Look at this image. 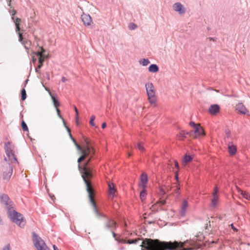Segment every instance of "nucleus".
I'll return each mask as SVG.
<instances>
[{
    "label": "nucleus",
    "instance_id": "f257e3e1",
    "mask_svg": "<svg viewBox=\"0 0 250 250\" xmlns=\"http://www.w3.org/2000/svg\"><path fill=\"white\" fill-rule=\"evenodd\" d=\"M141 250H177L179 247L177 241H161L159 239L145 238L142 244Z\"/></svg>",
    "mask_w": 250,
    "mask_h": 250
},
{
    "label": "nucleus",
    "instance_id": "f03ea898",
    "mask_svg": "<svg viewBox=\"0 0 250 250\" xmlns=\"http://www.w3.org/2000/svg\"><path fill=\"white\" fill-rule=\"evenodd\" d=\"M78 168L80 172L82 173V177L83 180L84 184L86 186V191L88 194V198L90 204L93 207V211H94L97 214H99L96 204L93 197V193L91 189L90 184L87 179L88 178L90 179L93 177V172H90L89 170H86V169L85 168H83L80 164L78 165Z\"/></svg>",
    "mask_w": 250,
    "mask_h": 250
},
{
    "label": "nucleus",
    "instance_id": "7ed1b4c3",
    "mask_svg": "<svg viewBox=\"0 0 250 250\" xmlns=\"http://www.w3.org/2000/svg\"><path fill=\"white\" fill-rule=\"evenodd\" d=\"M8 217L11 221L16 224L20 228H23L26 224V221L23 215L16 210L12 209H8L7 211Z\"/></svg>",
    "mask_w": 250,
    "mask_h": 250
},
{
    "label": "nucleus",
    "instance_id": "20e7f679",
    "mask_svg": "<svg viewBox=\"0 0 250 250\" xmlns=\"http://www.w3.org/2000/svg\"><path fill=\"white\" fill-rule=\"evenodd\" d=\"M32 241L38 250H50L44 241L34 231L32 232Z\"/></svg>",
    "mask_w": 250,
    "mask_h": 250
},
{
    "label": "nucleus",
    "instance_id": "39448f33",
    "mask_svg": "<svg viewBox=\"0 0 250 250\" xmlns=\"http://www.w3.org/2000/svg\"><path fill=\"white\" fill-rule=\"evenodd\" d=\"M146 88L148 96L149 102L151 104H155L156 103L155 92L153 84L152 83H148L146 84Z\"/></svg>",
    "mask_w": 250,
    "mask_h": 250
},
{
    "label": "nucleus",
    "instance_id": "423d86ee",
    "mask_svg": "<svg viewBox=\"0 0 250 250\" xmlns=\"http://www.w3.org/2000/svg\"><path fill=\"white\" fill-rule=\"evenodd\" d=\"M83 140L85 143L84 147V151L91 155H95L96 153L95 149L93 146V142L88 138L83 137Z\"/></svg>",
    "mask_w": 250,
    "mask_h": 250
},
{
    "label": "nucleus",
    "instance_id": "0eeeda50",
    "mask_svg": "<svg viewBox=\"0 0 250 250\" xmlns=\"http://www.w3.org/2000/svg\"><path fill=\"white\" fill-rule=\"evenodd\" d=\"M0 199L1 203L5 205L7 211L9 208L10 209L14 208V203L7 194L0 195Z\"/></svg>",
    "mask_w": 250,
    "mask_h": 250
},
{
    "label": "nucleus",
    "instance_id": "6e6552de",
    "mask_svg": "<svg viewBox=\"0 0 250 250\" xmlns=\"http://www.w3.org/2000/svg\"><path fill=\"white\" fill-rule=\"evenodd\" d=\"M13 173V167L8 163L6 166V170L3 172V179L4 180L9 181Z\"/></svg>",
    "mask_w": 250,
    "mask_h": 250
},
{
    "label": "nucleus",
    "instance_id": "1a4fd4ad",
    "mask_svg": "<svg viewBox=\"0 0 250 250\" xmlns=\"http://www.w3.org/2000/svg\"><path fill=\"white\" fill-rule=\"evenodd\" d=\"M193 138L196 139L201 136H205L206 135L205 131L202 126L199 125L197 127L194 128Z\"/></svg>",
    "mask_w": 250,
    "mask_h": 250
},
{
    "label": "nucleus",
    "instance_id": "9d476101",
    "mask_svg": "<svg viewBox=\"0 0 250 250\" xmlns=\"http://www.w3.org/2000/svg\"><path fill=\"white\" fill-rule=\"evenodd\" d=\"M97 210L98 211L99 214H97V213H96V212L94 211L95 215H96V216L97 217L100 218V217H103L106 218L107 220V221L105 223V229L111 228V219L108 218L106 215H105V214H103V213H102L101 212H100L98 208H97Z\"/></svg>",
    "mask_w": 250,
    "mask_h": 250
},
{
    "label": "nucleus",
    "instance_id": "9b49d317",
    "mask_svg": "<svg viewBox=\"0 0 250 250\" xmlns=\"http://www.w3.org/2000/svg\"><path fill=\"white\" fill-rule=\"evenodd\" d=\"M148 182V176L146 172H143L140 176V183L139 187L141 188H146V184Z\"/></svg>",
    "mask_w": 250,
    "mask_h": 250
},
{
    "label": "nucleus",
    "instance_id": "f8f14e48",
    "mask_svg": "<svg viewBox=\"0 0 250 250\" xmlns=\"http://www.w3.org/2000/svg\"><path fill=\"white\" fill-rule=\"evenodd\" d=\"M173 9L178 12L180 14H183L185 13V8L184 6L180 2H176L173 5Z\"/></svg>",
    "mask_w": 250,
    "mask_h": 250
},
{
    "label": "nucleus",
    "instance_id": "ddd939ff",
    "mask_svg": "<svg viewBox=\"0 0 250 250\" xmlns=\"http://www.w3.org/2000/svg\"><path fill=\"white\" fill-rule=\"evenodd\" d=\"M220 110V106L217 104H211L209 108H208V112L211 115H216L217 113H218Z\"/></svg>",
    "mask_w": 250,
    "mask_h": 250
},
{
    "label": "nucleus",
    "instance_id": "4468645a",
    "mask_svg": "<svg viewBox=\"0 0 250 250\" xmlns=\"http://www.w3.org/2000/svg\"><path fill=\"white\" fill-rule=\"evenodd\" d=\"M228 152L230 156H234L237 152V147L232 142L228 143Z\"/></svg>",
    "mask_w": 250,
    "mask_h": 250
},
{
    "label": "nucleus",
    "instance_id": "2eb2a0df",
    "mask_svg": "<svg viewBox=\"0 0 250 250\" xmlns=\"http://www.w3.org/2000/svg\"><path fill=\"white\" fill-rule=\"evenodd\" d=\"M82 20L85 26H89L92 22V18L89 14H83L81 16Z\"/></svg>",
    "mask_w": 250,
    "mask_h": 250
},
{
    "label": "nucleus",
    "instance_id": "dca6fc26",
    "mask_svg": "<svg viewBox=\"0 0 250 250\" xmlns=\"http://www.w3.org/2000/svg\"><path fill=\"white\" fill-rule=\"evenodd\" d=\"M12 19L15 24L16 32L24 31V30L21 28V19L19 18H15L14 17H12Z\"/></svg>",
    "mask_w": 250,
    "mask_h": 250
},
{
    "label": "nucleus",
    "instance_id": "f3484780",
    "mask_svg": "<svg viewBox=\"0 0 250 250\" xmlns=\"http://www.w3.org/2000/svg\"><path fill=\"white\" fill-rule=\"evenodd\" d=\"M116 190L115 188L114 185L109 184H108V196L111 199H113L115 196V193Z\"/></svg>",
    "mask_w": 250,
    "mask_h": 250
},
{
    "label": "nucleus",
    "instance_id": "a211bd4d",
    "mask_svg": "<svg viewBox=\"0 0 250 250\" xmlns=\"http://www.w3.org/2000/svg\"><path fill=\"white\" fill-rule=\"evenodd\" d=\"M11 143L7 142L4 144V149L7 156L10 159L11 154L13 153L12 149L10 147Z\"/></svg>",
    "mask_w": 250,
    "mask_h": 250
},
{
    "label": "nucleus",
    "instance_id": "6ab92c4d",
    "mask_svg": "<svg viewBox=\"0 0 250 250\" xmlns=\"http://www.w3.org/2000/svg\"><path fill=\"white\" fill-rule=\"evenodd\" d=\"M193 159V156L192 155H190L187 153L183 157L182 162L184 165H187L191 162Z\"/></svg>",
    "mask_w": 250,
    "mask_h": 250
},
{
    "label": "nucleus",
    "instance_id": "aec40b11",
    "mask_svg": "<svg viewBox=\"0 0 250 250\" xmlns=\"http://www.w3.org/2000/svg\"><path fill=\"white\" fill-rule=\"evenodd\" d=\"M18 33L19 41L22 44H25V43H29L31 45V42L30 40H24L23 38L22 33L20 32H17Z\"/></svg>",
    "mask_w": 250,
    "mask_h": 250
},
{
    "label": "nucleus",
    "instance_id": "412c9836",
    "mask_svg": "<svg viewBox=\"0 0 250 250\" xmlns=\"http://www.w3.org/2000/svg\"><path fill=\"white\" fill-rule=\"evenodd\" d=\"M79 153L81 154V155L77 160V162L78 163V165L80 164V162L82 161L85 160L87 157H88V156L89 155H90V154H88V153H87L85 151L82 152L81 153Z\"/></svg>",
    "mask_w": 250,
    "mask_h": 250
},
{
    "label": "nucleus",
    "instance_id": "4be33fe9",
    "mask_svg": "<svg viewBox=\"0 0 250 250\" xmlns=\"http://www.w3.org/2000/svg\"><path fill=\"white\" fill-rule=\"evenodd\" d=\"M236 110L242 114L246 113L247 109L242 104H239L236 105Z\"/></svg>",
    "mask_w": 250,
    "mask_h": 250
},
{
    "label": "nucleus",
    "instance_id": "5701e85b",
    "mask_svg": "<svg viewBox=\"0 0 250 250\" xmlns=\"http://www.w3.org/2000/svg\"><path fill=\"white\" fill-rule=\"evenodd\" d=\"M188 206V202L187 200H184L182 203V208L181 210V215L184 216L186 208Z\"/></svg>",
    "mask_w": 250,
    "mask_h": 250
},
{
    "label": "nucleus",
    "instance_id": "b1692460",
    "mask_svg": "<svg viewBox=\"0 0 250 250\" xmlns=\"http://www.w3.org/2000/svg\"><path fill=\"white\" fill-rule=\"evenodd\" d=\"M148 71L152 73H156L159 71V67L156 64H152L148 67Z\"/></svg>",
    "mask_w": 250,
    "mask_h": 250
},
{
    "label": "nucleus",
    "instance_id": "393cba45",
    "mask_svg": "<svg viewBox=\"0 0 250 250\" xmlns=\"http://www.w3.org/2000/svg\"><path fill=\"white\" fill-rule=\"evenodd\" d=\"M218 195H216V193L212 194V199H211V206L213 207H215L217 204V202L218 200Z\"/></svg>",
    "mask_w": 250,
    "mask_h": 250
},
{
    "label": "nucleus",
    "instance_id": "a878e982",
    "mask_svg": "<svg viewBox=\"0 0 250 250\" xmlns=\"http://www.w3.org/2000/svg\"><path fill=\"white\" fill-rule=\"evenodd\" d=\"M51 97L55 107L56 109L58 108V107L60 105V102L55 96L51 95Z\"/></svg>",
    "mask_w": 250,
    "mask_h": 250
},
{
    "label": "nucleus",
    "instance_id": "bb28decb",
    "mask_svg": "<svg viewBox=\"0 0 250 250\" xmlns=\"http://www.w3.org/2000/svg\"><path fill=\"white\" fill-rule=\"evenodd\" d=\"M142 189L140 192V198L141 200H144L145 199L146 196V188H142Z\"/></svg>",
    "mask_w": 250,
    "mask_h": 250
},
{
    "label": "nucleus",
    "instance_id": "cd10ccee",
    "mask_svg": "<svg viewBox=\"0 0 250 250\" xmlns=\"http://www.w3.org/2000/svg\"><path fill=\"white\" fill-rule=\"evenodd\" d=\"M44 58H39L38 59V66L36 68L35 70L36 72H38L39 69L43 66V62H44Z\"/></svg>",
    "mask_w": 250,
    "mask_h": 250
},
{
    "label": "nucleus",
    "instance_id": "c85d7f7f",
    "mask_svg": "<svg viewBox=\"0 0 250 250\" xmlns=\"http://www.w3.org/2000/svg\"><path fill=\"white\" fill-rule=\"evenodd\" d=\"M21 100L22 101H24L27 98V94L26 92V90L24 88H23L21 91Z\"/></svg>",
    "mask_w": 250,
    "mask_h": 250
},
{
    "label": "nucleus",
    "instance_id": "c756f323",
    "mask_svg": "<svg viewBox=\"0 0 250 250\" xmlns=\"http://www.w3.org/2000/svg\"><path fill=\"white\" fill-rule=\"evenodd\" d=\"M173 191L176 194V197H178L180 194V188L179 186V184L176 185L175 187H173Z\"/></svg>",
    "mask_w": 250,
    "mask_h": 250
},
{
    "label": "nucleus",
    "instance_id": "7c9ffc66",
    "mask_svg": "<svg viewBox=\"0 0 250 250\" xmlns=\"http://www.w3.org/2000/svg\"><path fill=\"white\" fill-rule=\"evenodd\" d=\"M139 62L143 66H146L150 63V61L147 59H142Z\"/></svg>",
    "mask_w": 250,
    "mask_h": 250
},
{
    "label": "nucleus",
    "instance_id": "2f4dec72",
    "mask_svg": "<svg viewBox=\"0 0 250 250\" xmlns=\"http://www.w3.org/2000/svg\"><path fill=\"white\" fill-rule=\"evenodd\" d=\"M21 126L22 130L24 131H27V132L29 131L28 126L26 125V123L23 120L21 122Z\"/></svg>",
    "mask_w": 250,
    "mask_h": 250
},
{
    "label": "nucleus",
    "instance_id": "473e14b6",
    "mask_svg": "<svg viewBox=\"0 0 250 250\" xmlns=\"http://www.w3.org/2000/svg\"><path fill=\"white\" fill-rule=\"evenodd\" d=\"M95 155H89L88 156V159L84 163V167L85 166H90V162L91 161L92 159L93 158Z\"/></svg>",
    "mask_w": 250,
    "mask_h": 250
},
{
    "label": "nucleus",
    "instance_id": "72a5a7b5",
    "mask_svg": "<svg viewBox=\"0 0 250 250\" xmlns=\"http://www.w3.org/2000/svg\"><path fill=\"white\" fill-rule=\"evenodd\" d=\"M178 135L181 140H184L185 138H187V136H185V132L183 130L181 131Z\"/></svg>",
    "mask_w": 250,
    "mask_h": 250
},
{
    "label": "nucleus",
    "instance_id": "f704fd0d",
    "mask_svg": "<svg viewBox=\"0 0 250 250\" xmlns=\"http://www.w3.org/2000/svg\"><path fill=\"white\" fill-rule=\"evenodd\" d=\"M95 119V116L93 115H92L89 121V124L92 126H95V124L94 123V120Z\"/></svg>",
    "mask_w": 250,
    "mask_h": 250
},
{
    "label": "nucleus",
    "instance_id": "c9c22d12",
    "mask_svg": "<svg viewBox=\"0 0 250 250\" xmlns=\"http://www.w3.org/2000/svg\"><path fill=\"white\" fill-rule=\"evenodd\" d=\"M33 54L36 55L39 58H44L42 54V53L40 51H38L36 52H33Z\"/></svg>",
    "mask_w": 250,
    "mask_h": 250
},
{
    "label": "nucleus",
    "instance_id": "e433bc0d",
    "mask_svg": "<svg viewBox=\"0 0 250 250\" xmlns=\"http://www.w3.org/2000/svg\"><path fill=\"white\" fill-rule=\"evenodd\" d=\"M78 150L79 151V153L84 151V150H83L80 146L77 143V141L73 143Z\"/></svg>",
    "mask_w": 250,
    "mask_h": 250
},
{
    "label": "nucleus",
    "instance_id": "4c0bfd02",
    "mask_svg": "<svg viewBox=\"0 0 250 250\" xmlns=\"http://www.w3.org/2000/svg\"><path fill=\"white\" fill-rule=\"evenodd\" d=\"M185 132V136H189L190 137H192L193 138V132L192 131H187L186 130H183Z\"/></svg>",
    "mask_w": 250,
    "mask_h": 250
},
{
    "label": "nucleus",
    "instance_id": "58836bf2",
    "mask_svg": "<svg viewBox=\"0 0 250 250\" xmlns=\"http://www.w3.org/2000/svg\"><path fill=\"white\" fill-rule=\"evenodd\" d=\"M137 27L136 24L132 22L130 23L128 26V28L130 30H135Z\"/></svg>",
    "mask_w": 250,
    "mask_h": 250
},
{
    "label": "nucleus",
    "instance_id": "ea45409f",
    "mask_svg": "<svg viewBox=\"0 0 250 250\" xmlns=\"http://www.w3.org/2000/svg\"><path fill=\"white\" fill-rule=\"evenodd\" d=\"M39 48L41 50V52L42 53V55L43 56V57H44V59L45 58H47V56H46L44 53H45L46 52V50L42 46H39Z\"/></svg>",
    "mask_w": 250,
    "mask_h": 250
},
{
    "label": "nucleus",
    "instance_id": "a19ab883",
    "mask_svg": "<svg viewBox=\"0 0 250 250\" xmlns=\"http://www.w3.org/2000/svg\"><path fill=\"white\" fill-rule=\"evenodd\" d=\"M67 132L69 134V137L71 139V140L72 141V142L73 143H74L75 142H76V140L74 139V138L72 136L71 133V131H70V129L69 128H67Z\"/></svg>",
    "mask_w": 250,
    "mask_h": 250
},
{
    "label": "nucleus",
    "instance_id": "79ce46f5",
    "mask_svg": "<svg viewBox=\"0 0 250 250\" xmlns=\"http://www.w3.org/2000/svg\"><path fill=\"white\" fill-rule=\"evenodd\" d=\"M137 147L141 151H143L145 149L144 146H143L141 143H138L137 145Z\"/></svg>",
    "mask_w": 250,
    "mask_h": 250
},
{
    "label": "nucleus",
    "instance_id": "37998d69",
    "mask_svg": "<svg viewBox=\"0 0 250 250\" xmlns=\"http://www.w3.org/2000/svg\"><path fill=\"white\" fill-rule=\"evenodd\" d=\"M111 228H113L114 229H116V227H117V224L116 222V221L111 219Z\"/></svg>",
    "mask_w": 250,
    "mask_h": 250
},
{
    "label": "nucleus",
    "instance_id": "c03bdc74",
    "mask_svg": "<svg viewBox=\"0 0 250 250\" xmlns=\"http://www.w3.org/2000/svg\"><path fill=\"white\" fill-rule=\"evenodd\" d=\"M11 156L12 157V159L13 160V162L18 163L17 158H16V156L14 152L11 154Z\"/></svg>",
    "mask_w": 250,
    "mask_h": 250
},
{
    "label": "nucleus",
    "instance_id": "a18cd8bd",
    "mask_svg": "<svg viewBox=\"0 0 250 250\" xmlns=\"http://www.w3.org/2000/svg\"><path fill=\"white\" fill-rule=\"evenodd\" d=\"M189 125L194 128L195 127H197L199 125L196 124L194 122L191 121L189 123Z\"/></svg>",
    "mask_w": 250,
    "mask_h": 250
},
{
    "label": "nucleus",
    "instance_id": "49530a36",
    "mask_svg": "<svg viewBox=\"0 0 250 250\" xmlns=\"http://www.w3.org/2000/svg\"><path fill=\"white\" fill-rule=\"evenodd\" d=\"M225 133H226V137L227 138H229L230 136V133H231L230 130L228 128L226 129Z\"/></svg>",
    "mask_w": 250,
    "mask_h": 250
},
{
    "label": "nucleus",
    "instance_id": "de8ad7c7",
    "mask_svg": "<svg viewBox=\"0 0 250 250\" xmlns=\"http://www.w3.org/2000/svg\"><path fill=\"white\" fill-rule=\"evenodd\" d=\"M130 241L128 242L129 244H137L139 239H131L129 240Z\"/></svg>",
    "mask_w": 250,
    "mask_h": 250
},
{
    "label": "nucleus",
    "instance_id": "09e8293b",
    "mask_svg": "<svg viewBox=\"0 0 250 250\" xmlns=\"http://www.w3.org/2000/svg\"><path fill=\"white\" fill-rule=\"evenodd\" d=\"M56 111H57V115H58V116H59V117L60 119H61L62 120V119H63V117H62V115H61V114L60 109H59V108H56Z\"/></svg>",
    "mask_w": 250,
    "mask_h": 250
},
{
    "label": "nucleus",
    "instance_id": "8fccbe9b",
    "mask_svg": "<svg viewBox=\"0 0 250 250\" xmlns=\"http://www.w3.org/2000/svg\"><path fill=\"white\" fill-rule=\"evenodd\" d=\"M158 203L161 205H165L166 203V201L165 200L161 199L158 201Z\"/></svg>",
    "mask_w": 250,
    "mask_h": 250
},
{
    "label": "nucleus",
    "instance_id": "3c124183",
    "mask_svg": "<svg viewBox=\"0 0 250 250\" xmlns=\"http://www.w3.org/2000/svg\"><path fill=\"white\" fill-rule=\"evenodd\" d=\"M83 168H85V169H86V170H89L90 172H93V169L90 166L87 167L85 166Z\"/></svg>",
    "mask_w": 250,
    "mask_h": 250
},
{
    "label": "nucleus",
    "instance_id": "603ef678",
    "mask_svg": "<svg viewBox=\"0 0 250 250\" xmlns=\"http://www.w3.org/2000/svg\"><path fill=\"white\" fill-rule=\"evenodd\" d=\"M3 250H10V244H7L6 246H5L3 248Z\"/></svg>",
    "mask_w": 250,
    "mask_h": 250
},
{
    "label": "nucleus",
    "instance_id": "864d4df0",
    "mask_svg": "<svg viewBox=\"0 0 250 250\" xmlns=\"http://www.w3.org/2000/svg\"><path fill=\"white\" fill-rule=\"evenodd\" d=\"M218 192H219V190H218V188L217 187H215L214 188V191H213V192L212 194H215L216 193V195H218Z\"/></svg>",
    "mask_w": 250,
    "mask_h": 250
},
{
    "label": "nucleus",
    "instance_id": "5fc2aeb1",
    "mask_svg": "<svg viewBox=\"0 0 250 250\" xmlns=\"http://www.w3.org/2000/svg\"><path fill=\"white\" fill-rule=\"evenodd\" d=\"M174 167L177 169H179V166L178 163V162L177 161H174Z\"/></svg>",
    "mask_w": 250,
    "mask_h": 250
},
{
    "label": "nucleus",
    "instance_id": "6e6d98bb",
    "mask_svg": "<svg viewBox=\"0 0 250 250\" xmlns=\"http://www.w3.org/2000/svg\"><path fill=\"white\" fill-rule=\"evenodd\" d=\"M174 177H175V180H176L177 182L178 183L179 182V177H178V173H175Z\"/></svg>",
    "mask_w": 250,
    "mask_h": 250
},
{
    "label": "nucleus",
    "instance_id": "4d7b16f0",
    "mask_svg": "<svg viewBox=\"0 0 250 250\" xmlns=\"http://www.w3.org/2000/svg\"><path fill=\"white\" fill-rule=\"evenodd\" d=\"M62 121L63 122L64 126L66 128V130H67V128H69L67 126L66 124L64 119H62Z\"/></svg>",
    "mask_w": 250,
    "mask_h": 250
},
{
    "label": "nucleus",
    "instance_id": "13d9d810",
    "mask_svg": "<svg viewBox=\"0 0 250 250\" xmlns=\"http://www.w3.org/2000/svg\"><path fill=\"white\" fill-rule=\"evenodd\" d=\"M208 39L210 41H212L214 42V41H216L217 38H216L209 37V38H208Z\"/></svg>",
    "mask_w": 250,
    "mask_h": 250
},
{
    "label": "nucleus",
    "instance_id": "bf43d9fd",
    "mask_svg": "<svg viewBox=\"0 0 250 250\" xmlns=\"http://www.w3.org/2000/svg\"><path fill=\"white\" fill-rule=\"evenodd\" d=\"M231 229L235 231H237V229L234 226L233 224H232L231 225Z\"/></svg>",
    "mask_w": 250,
    "mask_h": 250
},
{
    "label": "nucleus",
    "instance_id": "052dcab7",
    "mask_svg": "<svg viewBox=\"0 0 250 250\" xmlns=\"http://www.w3.org/2000/svg\"><path fill=\"white\" fill-rule=\"evenodd\" d=\"M106 127V123L104 122V123H102V128L104 129Z\"/></svg>",
    "mask_w": 250,
    "mask_h": 250
},
{
    "label": "nucleus",
    "instance_id": "680f3d73",
    "mask_svg": "<svg viewBox=\"0 0 250 250\" xmlns=\"http://www.w3.org/2000/svg\"><path fill=\"white\" fill-rule=\"evenodd\" d=\"M111 232L112 234L113 237L116 238V234L114 232V230H111ZM116 239H115L116 240Z\"/></svg>",
    "mask_w": 250,
    "mask_h": 250
},
{
    "label": "nucleus",
    "instance_id": "e2e57ef3",
    "mask_svg": "<svg viewBox=\"0 0 250 250\" xmlns=\"http://www.w3.org/2000/svg\"><path fill=\"white\" fill-rule=\"evenodd\" d=\"M74 110L76 113V115L79 114V111L75 106H74Z\"/></svg>",
    "mask_w": 250,
    "mask_h": 250
},
{
    "label": "nucleus",
    "instance_id": "0e129e2a",
    "mask_svg": "<svg viewBox=\"0 0 250 250\" xmlns=\"http://www.w3.org/2000/svg\"><path fill=\"white\" fill-rule=\"evenodd\" d=\"M67 81V79L64 77H62V82L63 83H65Z\"/></svg>",
    "mask_w": 250,
    "mask_h": 250
},
{
    "label": "nucleus",
    "instance_id": "69168bd1",
    "mask_svg": "<svg viewBox=\"0 0 250 250\" xmlns=\"http://www.w3.org/2000/svg\"><path fill=\"white\" fill-rule=\"evenodd\" d=\"M53 248L54 250H59L58 249V248H57V247L55 245H53Z\"/></svg>",
    "mask_w": 250,
    "mask_h": 250
},
{
    "label": "nucleus",
    "instance_id": "338daca9",
    "mask_svg": "<svg viewBox=\"0 0 250 250\" xmlns=\"http://www.w3.org/2000/svg\"><path fill=\"white\" fill-rule=\"evenodd\" d=\"M45 75H46V76L47 79L48 80H49V79H50V78H49V73H47V72H46V74H45Z\"/></svg>",
    "mask_w": 250,
    "mask_h": 250
},
{
    "label": "nucleus",
    "instance_id": "774afa93",
    "mask_svg": "<svg viewBox=\"0 0 250 250\" xmlns=\"http://www.w3.org/2000/svg\"><path fill=\"white\" fill-rule=\"evenodd\" d=\"M24 45V48L27 51L29 50V48L27 47V46L25 44H23Z\"/></svg>",
    "mask_w": 250,
    "mask_h": 250
}]
</instances>
